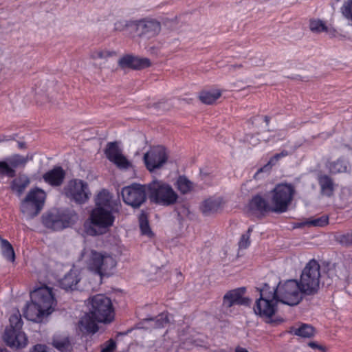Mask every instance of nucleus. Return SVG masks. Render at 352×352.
<instances>
[{"instance_id": "64", "label": "nucleus", "mask_w": 352, "mask_h": 352, "mask_svg": "<svg viewBox=\"0 0 352 352\" xmlns=\"http://www.w3.org/2000/svg\"><path fill=\"white\" fill-rule=\"evenodd\" d=\"M0 352H7L6 349L0 348Z\"/></svg>"}, {"instance_id": "53", "label": "nucleus", "mask_w": 352, "mask_h": 352, "mask_svg": "<svg viewBox=\"0 0 352 352\" xmlns=\"http://www.w3.org/2000/svg\"><path fill=\"white\" fill-rule=\"evenodd\" d=\"M245 140L252 146H256L259 142L258 138L252 135H247Z\"/></svg>"}, {"instance_id": "9", "label": "nucleus", "mask_w": 352, "mask_h": 352, "mask_svg": "<svg viewBox=\"0 0 352 352\" xmlns=\"http://www.w3.org/2000/svg\"><path fill=\"white\" fill-rule=\"evenodd\" d=\"M31 300H34L45 311L50 315L54 309L56 301L52 289L43 286L36 289L31 294Z\"/></svg>"}, {"instance_id": "28", "label": "nucleus", "mask_w": 352, "mask_h": 352, "mask_svg": "<svg viewBox=\"0 0 352 352\" xmlns=\"http://www.w3.org/2000/svg\"><path fill=\"white\" fill-rule=\"evenodd\" d=\"M260 293V298L269 300L276 301L278 302V286L274 288H271L268 284L265 283L261 288H257Z\"/></svg>"}, {"instance_id": "31", "label": "nucleus", "mask_w": 352, "mask_h": 352, "mask_svg": "<svg viewBox=\"0 0 352 352\" xmlns=\"http://www.w3.org/2000/svg\"><path fill=\"white\" fill-rule=\"evenodd\" d=\"M290 332L294 335L300 336L302 338H311L315 334V329L309 324H302L299 327L292 328Z\"/></svg>"}, {"instance_id": "62", "label": "nucleus", "mask_w": 352, "mask_h": 352, "mask_svg": "<svg viewBox=\"0 0 352 352\" xmlns=\"http://www.w3.org/2000/svg\"><path fill=\"white\" fill-rule=\"evenodd\" d=\"M333 271H334V270H333V269H332V268L329 269V270H328V272H327V274H328V276H331V278H333Z\"/></svg>"}, {"instance_id": "23", "label": "nucleus", "mask_w": 352, "mask_h": 352, "mask_svg": "<svg viewBox=\"0 0 352 352\" xmlns=\"http://www.w3.org/2000/svg\"><path fill=\"white\" fill-rule=\"evenodd\" d=\"M222 201L221 198H209L206 199L201 206V210L204 215L208 216L221 209Z\"/></svg>"}, {"instance_id": "60", "label": "nucleus", "mask_w": 352, "mask_h": 352, "mask_svg": "<svg viewBox=\"0 0 352 352\" xmlns=\"http://www.w3.org/2000/svg\"><path fill=\"white\" fill-rule=\"evenodd\" d=\"M235 352H248V351L246 349L239 346L236 348Z\"/></svg>"}, {"instance_id": "52", "label": "nucleus", "mask_w": 352, "mask_h": 352, "mask_svg": "<svg viewBox=\"0 0 352 352\" xmlns=\"http://www.w3.org/2000/svg\"><path fill=\"white\" fill-rule=\"evenodd\" d=\"M116 346V342L113 340L112 339L109 340L108 341L107 346L104 348L101 352H113V351L115 349Z\"/></svg>"}, {"instance_id": "57", "label": "nucleus", "mask_w": 352, "mask_h": 352, "mask_svg": "<svg viewBox=\"0 0 352 352\" xmlns=\"http://www.w3.org/2000/svg\"><path fill=\"white\" fill-rule=\"evenodd\" d=\"M15 138V135H0V142L10 141L14 140Z\"/></svg>"}, {"instance_id": "24", "label": "nucleus", "mask_w": 352, "mask_h": 352, "mask_svg": "<svg viewBox=\"0 0 352 352\" xmlns=\"http://www.w3.org/2000/svg\"><path fill=\"white\" fill-rule=\"evenodd\" d=\"M167 160V155H144L145 165L149 171L160 168Z\"/></svg>"}, {"instance_id": "39", "label": "nucleus", "mask_w": 352, "mask_h": 352, "mask_svg": "<svg viewBox=\"0 0 352 352\" xmlns=\"http://www.w3.org/2000/svg\"><path fill=\"white\" fill-rule=\"evenodd\" d=\"M123 151L122 142L115 141L109 142L104 150V154H122Z\"/></svg>"}, {"instance_id": "33", "label": "nucleus", "mask_w": 352, "mask_h": 352, "mask_svg": "<svg viewBox=\"0 0 352 352\" xmlns=\"http://www.w3.org/2000/svg\"><path fill=\"white\" fill-rule=\"evenodd\" d=\"M30 179L25 176L20 177L12 182V188L19 196H21L30 184Z\"/></svg>"}, {"instance_id": "63", "label": "nucleus", "mask_w": 352, "mask_h": 352, "mask_svg": "<svg viewBox=\"0 0 352 352\" xmlns=\"http://www.w3.org/2000/svg\"><path fill=\"white\" fill-rule=\"evenodd\" d=\"M252 232V228L250 227L247 231V233L245 234H249V236H250L251 232Z\"/></svg>"}, {"instance_id": "30", "label": "nucleus", "mask_w": 352, "mask_h": 352, "mask_svg": "<svg viewBox=\"0 0 352 352\" xmlns=\"http://www.w3.org/2000/svg\"><path fill=\"white\" fill-rule=\"evenodd\" d=\"M25 197H27L28 199H30L33 203L41 204V206H44L46 194L44 190L38 188H35L30 190Z\"/></svg>"}, {"instance_id": "22", "label": "nucleus", "mask_w": 352, "mask_h": 352, "mask_svg": "<svg viewBox=\"0 0 352 352\" xmlns=\"http://www.w3.org/2000/svg\"><path fill=\"white\" fill-rule=\"evenodd\" d=\"M65 171L61 167H55L43 175L44 180L52 186H60L65 178Z\"/></svg>"}, {"instance_id": "46", "label": "nucleus", "mask_w": 352, "mask_h": 352, "mask_svg": "<svg viewBox=\"0 0 352 352\" xmlns=\"http://www.w3.org/2000/svg\"><path fill=\"white\" fill-rule=\"evenodd\" d=\"M342 15L352 21V0H347L340 8Z\"/></svg>"}, {"instance_id": "37", "label": "nucleus", "mask_w": 352, "mask_h": 352, "mask_svg": "<svg viewBox=\"0 0 352 352\" xmlns=\"http://www.w3.org/2000/svg\"><path fill=\"white\" fill-rule=\"evenodd\" d=\"M10 326L6 329L21 330L23 326L21 316L19 310L13 311L9 318Z\"/></svg>"}, {"instance_id": "7", "label": "nucleus", "mask_w": 352, "mask_h": 352, "mask_svg": "<svg viewBox=\"0 0 352 352\" xmlns=\"http://www.w3.org/2000/svg\"><path fill=\"white\" fill-rule=\"evenodd\" d=\"M87 267L100 276H109L111 270L116 267L115 259L109 255H102L96 251L92 250L87 260Z\"/></svg>"}, {"instance_id": "48", "label": "nucleus", "mask_w": 352, "mask_h": 352, "mask_svg": "<svg viewBox=\"0 0 352 352\" xmlns=\"http://www.w3.org/2000/svg\"><path fill=\"white\" fill-rule=\"evenodd\" d=\"M135 21H119L114 24V29L115 30L120 32L124 30L126 28L135 29Z\"/></svg>"}, {"instance_id": "14", "label": "nucleus", "mask_w": 352, "mask_h": 352, "mask_svg": "<svg viewBox=\"0 0 352 352\" xmlns=\"http://www.w3.org/2000/svg\"><path fill=\"white\" fill-rule=\"evenodd\" d=\"M3 338L7 345L12 348H23L28 344V338L21 330L6 329Z\"/></svg>"}, {"instance_id": "55", "label": "nucleus", "mask_w": 352, "mask_h": 352, "mask_svg": "<svg viewBox=\"0 0 352 352\" xmlns=\"http://www.w3.org/2000/svg\"><path fill=\"white\" fill-rule=\"evenodd\" d=\"M30 352H48L47 347L45 345L36 344L35 345Z\"/></svg>"}, {"instance_id": "13", "label": "nucleus", "mask_w": 352, "mask_h": 352, "mask_svg": "<svg viewBox=\"0 0 352 352\" xmlns=\"http://www.w3.org/2000/svg\"><path fill=\"white\" fill-rule=\"evenodd\" d=\"M135 30L140 36L151 38L159 34L161 25L160 22L153 19L135 21Z\"/></svg>"}, {"instance_id": "50", "label": "nucleus", "mask_w": 352, "mask_h": 352, "mask_svg": "<svg viewBox=\"0 0 352 352\" xmlns=\"http://www.w3.org/2000/svg\"><path fill=\"white\" fill-rule=\"evenodd\" d=\"M166 148L162 145H155L144 154H166Z\"/></svg>"}, {"instance_id": "10", "label": "nucleus", "mask_w": 352, "mask_h": 352, "mask_svg": "<svg viewBox=\"0 0 352 352\" xmlns=\"http://www.w3.org/2000/svg\"><path fill=\"white\" fill-rule=\"evenodd\" d=\"M114 212L116 211L107 208H95L90 215L91 222L100 229L106 230L113 224L115 217L113 212Z\"/></svg>"}, {"instance_id": "49", "label": "nucleus", "mask_w": 352, "mask_h": 352, "mask_svg": "<svg viewBox=\"0 0 352 352\" xmlns=\"http://www.w3.org/2000/svg\"><path fill=\"white\" fill-rule=\"evenodd\" d=\"M0 173L10 177H13L15 175L14 170L5 162H0Z\"/></svg>"}, {"instance_id": "35", "label": "nucleus", "mask_w": 352, "mask_h": 352, "mask_svg": "<svg viewBox=\"0 0 352 352\" xmlns=\"http://www.w3.org/2000/svg\"><path fill=\"white\" fill-rule=\"evenodd\" d=\"M108 160L115 164L119 168L127 169L131 166V162L124 155H107Z\"/></svg>"}, {"instance_id": "3", "label": "nucleus", "mask_w": 352, "mask_h": 352, "mask_svg": "<svg viewBox=\"0 0 352 352\" xmlns=\"http://www.w3.org/2000/svg\"><path fill=\"white\" fill-rule=\"evenodd\" d=\"M78 219L77 214L73 210L52 209L43 214L42 223L48 229L59 231L71 227Z\"/></svg>"}, {"instance_id": "41", "label": "nucleus", "mask_w": 352, "mask_h": 352, "mask_svg": "<svg viewBox=\"0 0 352 352\" xmlns=\"http://www.w3.org/2000/svg\"><path fill=\"white\" fill-rule=\"evenodd\" d=\"M139 223L141 232L143 234L149 235L151 234L147 215L144 212L140 214Z\"/></svg>"}, {"instance_id": "36", "label": "nucleus", "mask_w": 352, "mask_h": 352, "mask_svg": "<svg viewBox=\"0 0 352 352\" xmlns=\"http://www.w3.org/2000/svg\"><path fill=\"white\" fill-rule=\"evenodd\" d=\"M1 243L3 256L10 261H14L15 254L12 245L6 239H1Z\"/></svg>"}, {"instance_id": "45", "label": "nucleus", "mask_w": 352, "mask_h": 352, "mask_svg": "<svg viewBox=\"0 0 352 352\" xmlns=\"http://www.w3.org/2000/svg\"><path fill=\"white\" fill-rule=\"evenodd\" d=\"M329 223V218L327 216H322L319 218L308 219L305 223H309V226L314 227H323Z\"/></svg>"}, {"instance_id": "15", "label": "nucleus", "mask_w": 352, "mask_h": 352, "mask_svg": "<svg viewBox=\"0 0 352 352\" xmlns=\"http://www.w3.org/2000/svg\"><path fill=\"white\" fill-rule=\"evenodd\" d=\"M3 338L7 345L12 348H23L28 344V338L21 330L6 329Z\"/></svg>"}, {"instance_id": "61", "label": "nucleus", "mask_w": 352, "mask_h": 352, "mask_svg": "<svg viewBox=\"0 0 352 352\" xmlns=\"http://www.w3.org/2000/svg\"><path fill=\"white\" fill-rule=\"evenodd\" d=\"M156 108H162L163 110H166V109H168V108H166L164 105V103L163 102H159L158 104H156Z\"/></svg>"}, {"instance_id": "12", "label": "nucleus", "mask_w": 352, "mask_h": 352, "mask_svg": "<svg viewBox=\"0 0 352 352\" xmlns=\"http://www.w3.org/2000/svg\"><path fill=\"white\" fill-rule=\"evenodd\" d=\"M245 290V287H239L228 291L223 298V307L230 309L234 305H249L251 300L243 297Z\"/></svg>"}, {"instance_id": "21", "label": "nucleus", "mask_w": 352, "mask_h": 352, "mask_svg": "<svg viewBox=\"0 0 352 352\" xmlns=\"http://www.w3.org/2000/svg\"><path fill=\"white\" fill-rule=\"evenodd\" d=\"M80 280V273L76 269H72L59 281L61 288L65 290H74L78 289V284Z\"/></svg>"}, {"instance_id": "17", "label": "nucleus", "mask_w": 352, "mask_h": 352, "mask_svg": "<svg viewBox=\"0 0 352 352\" xmlns=\"http://www.w3.org/2000/svg\"><path fill=\"white\" fill-rule=\"evenodd\" d=\"M113 196L107 190H101L96 196L95 199L96 207L107 208L111 210H118L120 201H114L112 199Z\"/></svg>"}, {"instance_id": "59", "label": "nucleus", "mask_w": 352, "mask_h": 352, "mask_svg": "<svg viewBox=\"0 0 352 352\" xmlns=\"http://www.w3.org/2000/svg\"><path fill=\"white\" fill-rule=\"evenodd\" d=\"M306 223V221H303V222H301V223H296L295 225V228H301V227H303V226H309V223Z\"/></svg>"}, {"instance_id": "2", "label": "nucleus", "mask_w": 352, "mask_h": 352, "mask_svg": "<svg viewBox=\"0 0 352 352\" xmlns=\"http://www.w3.org/2000/svg\"><path fill=\"white\" fill-rule=\"evenodd\" d=\"M147 197L151 203L162 206L174 205L178 199L172 186L161 180H153L147 185Z\"/></svg>"}, {"instance_id": "47", "label": "nucleus", "mask_w": 352, "mask_h": 352, "mask_svg": "<svg viewBox=\"0 0 352 352\" xmlns=\"http://www.w3.org/2000/svg\"><path fill=\"white\" fill-rule=\"evenodd\" d=\"M280 156V155H274L265 166L260 168L257 170L256 173L254 175V177H256V176L260 173L270 171V170L272 168V167L278 162Z\"/></svg>"}, {"instance_id": "34", "label": "nucleus", "mask_w": 352, "mask_h": 352, "mask_svg": "<svg viewBox=\"0 0 352 352\" xmlns=\"http://www.w3.org/2000/svg\"><path fill=\"white\" fill-rule=\"evenodd\" d=\"M327 166L330 172L333 174L345 172L348 167L347 163L341 159L329 162Z\"/></svg>"}, {"instance_id": "18", "label": "nucleus", "mask_w": 352, "mask_h": 352, "mask_svg": "<svg viewBox=\"0 0 352 352\" xmlns=\"http://www.w3.org/2000/svg\"><path fill=\"white\" fill-rule=\"evenodd\" d=\"M150 60L146 58H140L126 55L119 60V65L123 67H131L135 69H142L150 65Z\"/></svg>"}, {"instance_id": "56", "label": "nucleus", "mask_w": 352, "mask_h": 352, "mask_svg": "<svg viewBox=\"0 0 352 352\" xmlns=\"http://www.w3.org/2000/svg\"><path fill=\"white\" fill-rule=\"evenodd\" d=\"M27 160H28V158L25 160L23 159V160H13V161L10 162V164L13 168H16L21 165L23 166L26 163Z\"/></svg>"}, {"instance_id": "27", "label": "nucleus", "mask_w": 352, "mask_h": 352, "mask_svg": "<svg viewBox=\"0 0 352 352\" xmlns=\"http://www.w3.org/2000/svg\"><path fill=\"white\" fill-rule=\"evenodd\" d=\"M52 345L60 352H72L73 349V344L68 336H55Z\"/></svg>"}, {"instance_id": "26", "label": "nucleus", "mask_w": 352, "mask_h": 352, "mask_svg": "<svg viewBox=\"0 0 352 352\" xmlns=\"http://www.w3.org/2000/svg\"><path fill=\"white\" fill-rule=\"evenodd\" d=\"M320 186L321 193L325 196L331 197L334 191V183L333 179L327 175H321L318 178Z\"/></svg>"}, {"instance_id": "6", "label": "nucleus", "mask_w": 352, "mask_h": 352, "mask_svg": "<svg viewBox=\"0 0 352 352\" xmlns=\"http://www.w3.org/2000/svg\"><path fill=\"white\" fill-rule=\"evenodd\" d=\"M298 281L295 279L287 280L278 285V300L284 304L294 306L300 303L303 298Z\"/></svg>"}, {"instance_id": "5", "label": "nucleus", "mask_w": 352, "mask_h": 352, "mask_svg": "<svg viewBox=\"0 0 352 352\" xmlns=\"http://www.w3.org/2000/svg\"><path fill=\"white\" fill-rule=\"evenodd\" d=\"M295 192L294 186L291 184H280L275 186L271 192L270 202L272 212L283 213L287 210Z\"/></svg>"}, {"instance_id": "25", "label": "nucleus", "mask_w": 352, "mask_h": 352, "mask_svg": "<svg viewBox=\"0 0 352 352\" xmlns=\"http://www.w3.org/2000/svg\"><path fill=\"white\" fill-rule=\"evenodd\" d=\"M250 209L258 211L260 212H272L271 203L268 204L267 201L260 195L254 196L249 204Z\"/></svg>"}, {"instance_id": "29", "label": "nucleus", "mask_w": 352, "mask_h": 352, "mask_svg": "<svg viewBox=\"0 0 352 352\" xmlns=\"http://www.w3.org/2000/svg\"><path fill=\"white\" fill-rule=\"evenodd\" d=\"M25 197H27L28 199H30L33 203L41 204V206H44L46 194L44 190L38 188H35L30 190Z\"/></svg>"}, {"instance_id": "51", "label": "nucleus", "mask_w": 352, "mask_h": 352, "mask_svg": "<svg viewBox=\"0 0 352 352\" xmlns=\"http://www.w3.org/2000/svg\"><path fill=\"white\" fill-rule=\"evenodd\" d=\"M250 243L249 234H242L239 242V246L241 249L247 248Z\"/></svg>"}, {"instance_id": "38", "label": "nucleus", "mask_w": 352, "mask_h": 352, "mask_svg": "<svg viewBox=\"0 0 352 352\" xmlns=\"http://www.w3.org/2000/svg\"><path fill=\"white\" fill-rule=\"evenodd\" d=\"M177 186L178 190L182 193L186 194L191 190L192 188V182L188 180L185 176H179L177 181Z\"/></svg>"}, {"instance_id": "19", "label": "nucleus", "mask_w": 352, "mask_h": 352, "mask_svg": "<svg viewBox=\"0 0 352 352\" xmlns=\"http://www.w3.org/2000/svg\"><path fill=\"white\" fill-rule=\"evenodd\" d=\"M23 315L28 320L36 322H41L43 318L47 316L45 310L32 300L30 303L27 304Z\"/></svg>"}, {"instance_id": "8", "label": "nucleus", "mask_w": 352, "mask_h": 352, "mask_svg": "<svg viewBox=\"0 0 352 352\" xmlns=\"http://www.w3.org/2000/svg\"><path fill=\"white\" fill-rule=\"evenodd\" d=\"M123 201L133 208H139L145 202L147 196V185L133 184L122 188Z\"/></svg>"}, {"instance_id": "42", "label": "nucleus", "mask_w": 352, "mask_h": 352, "mask_svg": "<svg viewBox=\"0 0 352 352\" xmlns=\"http://www.w3.org/2000/svg\"><path fill=\"white\" fill-rule=\"evenodd\" d=\"M146 320L154 321L155 328L164 327L169 322L168 314L165 313H162L161 314H159L155 319L149 318L146 319Z\"/></svg>"}, {"instance_id": "20", "label": "nucleus", "mask_w": 352, "mask_h": 352, "mask_svg": "<svg viewBox=\"0 0 352 352\" xmlns=\"http://www.w3.org/2000/svg\"><path fill=\"white\" fill-rule=\"evenodd\" d=\"M41 204H36L25 197L21 202L20 210L27 219H32L36 217L42 210L43 206Z\"/></svg>"}, {"instance_id": "43", "label": "nucleus", "mask_w": 352, "mask_h": 352, "mask_svg": "<svg viewBox=\"0 0 352 352\" xmlns=\"http://www.w3.org/2000/svg\"><path fill=\"white\" fill-rule=\"evenodd\" d=\"M310 30L314 32H322L327 30L325 23L320 19H313L310 21Z\"/></svg>"}, {"instance_id": "1", "label": "nucleus", "mask_w": 352, "mask_h": 352, "mask_svg": "<svg viewBox=\"0 0 352 352\" xmlns=\"http://www.w3.org/2000/svg\"><path fill=\"white\" fill-rule=\"evenodd\" d=\"M89 311L79 322V328L82 333H96L97 322L109 323L114 317L111 300L103 294H97L89 299Z\"/></svg>"}, {"instance_id": "11", "label": "nucleus", "mask_w": 352, "mask_h": 352, "mask_svg": "<svg viewBox=\"0 0 352 352\" xmlns=\"http://www.w3.org/2000/svg\"><path fill=\"white\" fill-rule=\"evenodd\" d=\"M277 303L276 301L258 298L255 302L254 311L267 322L272 323L274 322L272 317L276 312Z\"/></svg>"}, {"instance_id": "32", "label": "nucleus", "mask_w": 352, "mask_h": 352, "mask_svg": "<svg viewBox=\"0 0 352 352\" xmlns=\"http://www.w3.org/2000/svg\"><path fill=\"white\" fill-rule=\"evenodd\" d=\"M221 92L219 90L214 89L210 91H204L199 94L200 100L207 104L214 103L220 96Z\"/></svg>"}, {"instance_id": "16", "label": "nucleus", "mask_w": 352, "mask_h": 352, "mask_svg": "<svg viewBox=\"0 0 352 352\" xmlns=\"http://www.w3.org/2000/svg\"><path fill=\"white\" fill-rule=\"evenodd\" d=\"M67 195L78 204L85 203L89 199L87 183L81 180L74 181L70 184Z\"/></svg>"}, {"instance_id": "54", "label": "nucleus", "mask_w": 352, "mask_h": 352, "mask_svg": "<svg viewBox=\"0 0 352 352\" xmlns=\"http://www.w3.org/2000/svg\"><path fill=\"white\" fill-rule=\"evenodd\" d=\"M308 346H310L312 349H318L320 351H322L323 352H325L327 351V349H326L325 346H324L322 345H320V344H318L316 342H309L308 343Z\"/></svg>"}, {"instance_id": "4", "label": "nucleus", "mask_w": 352, "mask_h": 352, "mask_svg": "<svg viewBox=\"0 0 352 352\" xmlns=\"http://www.w3.org/2000/svg\"><path fill=\"white\" fill-rule=\"evenodd\" d=\"M319 263L314 259L311 260L303 269L298 284L305 296H314L320 289L321 276Z\"/></svg>"}, {"instance_id": "40", "label": "nucleus", "mask_w": 352, "mask_h": 352, "mask_svg": "<svg viewBox=\"0 0 352 352\" xmlns=\"http://www.w3.org/2000/svg\"><path fill=\"white\" fill-rule=\"evenodd\" d=\"M114 55H116V52L114 51L104 49L93 51L90 54V57L93 60L106 59Z\"/></svg>"}, {"instance_id": "58", "label": "nucleus", "mask_w": 352, "mask_h": 352, "mask_svg": "<svg viewBox=\"0 0 352 352\" xmlns=\"http://www.w3.org/2000/svg\"><path fill=\"white\" fill-rule=\"evenodd\" d=\"M17 146L19 149L21 150H24L28 146H27V144L24 142H22V141H19L17 142Z\"/></svg>"}, {"instance_id": "44", "label": "nucleus", "mask_w": 352, "mask_h": 352, "mask_svg": "<svg viewBox=\"0 0 352 352\" xmlns=\"http://www.w3.org/2000/svg\"><path fill=\"white\" fill-rule=\"evenodd\" d=\"M336 241L344 246L352 245V232L338 234L335 236Z\"/></svg>"}]
</instances>
